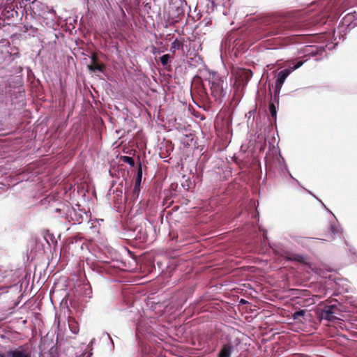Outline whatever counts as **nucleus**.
<instances>
[{"label": "nucleus", "mask_w": 357, "mask_h": 357, "mask_svg": "<svg viewBox=\"0 0 357 357\" xmlns=\"http://www.w3.org/2000/svg\"><path fill=\"white\" fill-rule=\"evenodd\" d=\"M211 96L215 101L222 102L227 93L228 84L226 77L218 73H210L207 79Z\"/></svg>", "instance_id": "obj_1"}, {"label": "nucleus", "mask_w": 357, "mask_h": 357, "mask_svg": "<svg viewBox=\"0 0 357 357\" xmlns=\"http://www.w3.org/2000/svg\"><path fill=\"white\" fill-rule=\"evenodd\" d=\"M341 314L340 304L328 305L325 304L320 309L319 317L321 319H325L331 322H336L340 319L338 316Z\"/></svg>", "instance_id": "obj_2"}, {"label": "nucleus", "mask_w": 357, "mask_h": 357, "mask_svg": "<svg viewBox=\"0 0 357 357\" xmlns=\"http://www.w3.org/2000/svg\"><path fill=\"white\" fill-rule=\"evenodd\" d=\"M303 64V61H300L296 63L294 67H289L285 68L281 71H280L277 76V79L275 81V89L278 90H280L282 88L286 78L295 70L300 68Z\"/></svg>", "instance_id": "obj_3"}, {"label": "nucleus", "mask_w": 357, "mask_h": 357, "mask_svg": "<svg viewBox=\"0 0 357 357\" xmlns=\"http://www.w3.org/2000/svg\"><path fill=\"white\" fill-rule=\"evenodd\" d=\"M142 164L139 163L138 165L137 177H136L135 181V186L132 190V193L130 195V200H132V202L135 201L139 197V195L140 192V188H141L140 185H141V182H142Z\"/></svg>", "instance_id": "obj_4"}, {"label": "nucleus", "mask_w": 357, "mask_h": 357, "mask_svg": "<svg viewBox=\"0 0 357 357\" xmlns=\"http://www.w3.org/2000/svg\"><path fill=\"white\" fill-rule=\"evenodd\" d=\"M0 357H31V354L21 346L15 350L0 353Z\"/></svg>", "instance_id": "obj_5"}, {"label": "nucleus", "mask_w": 357, "mask_h": 357, "mask_svg": "<svg viewBox=\"0 0 357 357\" xmlns=\"http://www.w3.org/2000/svg\"><path fill=\"white\" fill-rule=\"evenodd\" d=\"M88 68L93 72L98 71L103 73L106 69V66L105 64L99 62L96 53H92L91 63L88 65Z\"/></svg>", "instance_id": "obj_6"}, {"label": "nucleus", "mask_w": 357, "mask_h": 357, "mask_svg": "<svg viewBox=\"0 0 357 357\" xmlns=\"http://www.w3.org/2000/svg\"><path fill=\"white\" fill-rule=\"evenodd\" d=\"M234 351L235 345L232 342L225 343L221 347L218 357H231Z\"/></svg>", "instance_id": "obj_7"}, {"label": "nucleus", "mask_w": 357, "mask_h": 357, "mask_svg": "<svg viewBox=\"0 0 357 357\" xmlns=\"http://www.w3.org/2000/svg\"><path fill=\"white\" fill-rule=\"evenodd\" d=\"M1 15L7 18H13L17 16V12L15 10L13 5L6 6L1 12Z\"/></svg>", "instance_id": "obj_8"}, {"label": "nucleus", "mask_w": 357, "mask_h": 357, "mask_svg": "<svg viewBox=\"0 0 357 357\" xmlns=\"http://www.w3.org/2000/svg\"><path fill=\"white\" fill-rule=\"evenodd\" d=\"M183 39L178 40L176 38L171 45L170 51L174 54L176 50H182L183 48Z\"/></svg>", "instance_id": "obj_9"}, {"label": "nucleus", "mask_w": 357, "mask_h": 357, "mask_svg": "<svg viewBox=\"0 0 357 357\" xmlns=\"http://www.w3.org/2000/svg\"><path fill=\"white\" fill-rule=\"evenodd\" d=\"M238 76L245 82H248L252 76V72L248 69H241L238 72Z\"/></svg>", "instance_id": "obj_10"}, {"label": "nucleus", "mask_w": 357, "mask_h": 357, "mask_svg": "<svg viewBox=\"0 0 357 357\" xmlns=\"http://www.w3.org/2000/svg\"><path fill=\"white\" fill-rule=\"evenodd\" d=\"M285 258L288 261H296L300 263H305V257L299 254H290Z\"/></svg>", "instance_id": "obj_11"}, {"label": "nucleus", "mask_w": 357, "mask_h": 357, "mask_svg": "<svg viewBox=\"0 0 357 357\" xmlns=\"http://www.w3.org/2000/svg\"><path fill=\"white\" fill-rule=\"evenodd\" d=\"M172 56L169 54H164L160 57V61L164 67H166L169 64V59Z\"/></svg>", "instance_id": "obj_12"}, {"label": "nucleus", "mask_w": 357, "mask_h": 357, "mask_svg": "<svg viewBox=\"0 0 357 357\" xmlns=\"http://www.w3.org/2000/svg\"><path fill=\"white\" fill-rule=\"evenodd\" d=\"M121 160L123 162L128 163L131 167H134L135 166V161H134L133 158L130 157V156H126V155L121 156Z\"/></svg>", "instance_id": "obj_13"}, {"label": "nucleus", "mask_w": 357, "mask_h": 357, "mask_svg": "<svg viewBox=\"0 0 357 357\" xmlns=\"http://www.w3.org/2000/svg\"><path fill=\"white\" fill-rule=\"evenodd\" d=\"M306 312L305 310H299L292 314V317L294 320L298 319L301 317H303Z\"/></svg>", "instance_id": "obj_14"}, {"label": "nucleus", "mask_w": 357, "mask_h": 357, "mask_svg": "<svg viewBox=\"0 0 357 357\" xmlns=\"http://www.w3.org/2000/svg\"><path fill=\"white\" fill-rule=\"evenodd\" d=\"M269 112H270L271 116L273 118L275 119L276 114H277V111H276V108H275V106L273 102H271L269 104Z\"/></svg>", "instance_id": "obj_15"}, {"label": "nucleus", "mask_w": 357, "mask_h": 357, "mask_svg": "<svg viewBox=\"0 0 357 357\" xmlns=\"http://www.w3.org/2000/svg\"><path fill=\"white\" fill-rule=\"evenodd\" d=\"M69 327H70V331H72L73 333L74 334H77L78 332H79V328L77 326V323L75 322V321H72V322H70L69 323Z\"/></svg>", "instance_id": "obj_16"}, {"label": "nucleus", "mask_w": 357, "mask_h": 357, "mask_svg": "<svg viewBox=\"0 0 357 357\" xmlns=\"http://www.w3.org/2000/svg\"><path fill=\"white\" fill-rule=\"evenodd\" d=\"M204 95L206 96V97H208V93H207V91H206V89L203 86H202V91Z\"/></svg>", "instance_id": "obj_17"}]
</instances>
